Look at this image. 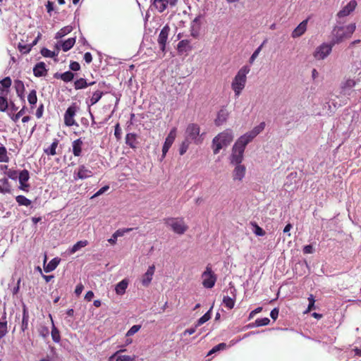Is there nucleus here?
<instances>
[{
  "label": "nucleus",
  "instance_id": "1",
  "mask_svg": "<svg viewBox=\"0 0 361 361\" xmlns=\"http://www.w3.org/2000/svg\"><path fill=\"white\" fill-rule=\"evenodd\" d=\"M356 29L355 23H351L346 26H335L332 30L331 42L334 45L343 42L351 37Z\"/></svg>",
  "mask_w": 361,
  "mask_h": 361
},
{
  "label": "nucleus",
  "instance_id": "2",
  "mask_svg": "<svg viewBox=\"0 0 361 361\" xmlns=\"http://www.w3.org/2000/svg\"><path fill=\"white\" fill-rule=\"evenodd\" d=\"M234 137L233 131L231 129H226L215 136L212 140V148L214 154H218L220 150L228 146Z\"/></svg>",
  "mask_w": 361,
  "mask_h": 361
},
{
  "label": "nucleus",
  "instance_id": "3",
  "mask_svg": "<svg viewBox=\"0 0 361 361\" xmlns=\"http://www.w3.org/2000/svg\"><path fill=\"white\" fill-rule=\"evenodd\" d=\"M250 71V68L248 66H243L235 75L231 82V88L236 97H238L245 88L247 81V75Z\"/></svg>",
  "mask_w": 361,
  "mask_h": 361
},
{
  "label": "nucleus",
  "instance_id": "4",
  "mask_svg": "<svg viewBox=\"0 0 361 361\" xmlns=\"http://www.w3.org/2000/svg\"><path fill=\"white\" fill-rule=\"evenodd\" d=\"M265 126L264 122L260 123L258 126L253 128L252 130L238 137L233 146L245 151L247 145L251 142L255 137L264 130Z\"/></svg>",
  "mask_w": 361,
  "mask_h": 361
},
{
  "label": "nucleus",
  "instance_id": "5",
  "mask_svg": "<svg viewBox=\"0 0 361 361\" xmlns=\"http://www.w3.org/2000/svg\"><path fill=\"white\" fill-rule=\"evenodd\" d=\"M200 129L197 124L190 123L188 126L185 130V139L190 142H193L196 145L202 142V138L200 135Z\"/></svg>",
  "mask_w": 361,
  "mask_h": 361
},
{
  "label": "nucleus",
  "instance_id": "6",
  "mask_svg": "<svg viewBox=\"0 0 361 361\" xmlns=\"http://www.w3.org/2000/svg\"><path fill=\"white\" fill-rule=\"evenodd\" d=\"M334 45L332 42H324L317 47L312 54L313 57L317 60H324L331 53Z\"/></svg>",
  "mask_w": 361,
  "mask_h": 361
},
{
  "label": "nucleus",
  "instance_id": "7",
  "mask_svg": "<svg viewBox=\"0 0 361 361\" xmlns=\"http://www.w3.org/2000/svg\"><path fill=\"white\" fill-rule=\"evenodd\" d=\"M165 224L171 227L173 231L177 234H183L188 229L183 219L168 218L165 219Z\"/></svg>",
  "mask_w": 361,
  "mask_h": 361
},
{
  "label": "nucleus",
  "instance_id": "8",
  "mask_svg": "<svg viewBox=\"0 0 361 361\" xmlns=\"http://www.w3.org/2000/svg\"><path fill=\"white\" fill-rule=\"evenodd\" d=\"M202 285L206 288H212L216 281V276L212 269L211 264H207L204 271L202 274Z\"/></svg>",
  "mask_w": 361,
  "mask_h": 361
},
{
  "label": "nucleus",
  "instance_id": "9",
  "mask_svg": "<svg viewBox=\"0 0 361 361\" xmlns=\"http://www.w3.org/2000/svg\"><path fill=\"white\" fill-rule=\"evenodd\" d=\"M78 110L75 104L71 105L65 112L64 114V123L67 126H78L74 119V117Z\"/></svg>",
  "mask_w": 361,
  "mask_h": 361
},
{
  "label": "nucleus",
  "instance_id": "10",
  "mask_svg": "<svg viewBox=\"0 0 361 361\" xmlns=\"http://www.w3.org/2000/svg\"><path fill=\"white\" fill-rule=\"evenodd\" d=\"M178 0H154L152 5L159 13L164 12L169 7H173L176 5Z\"/></svg>",
  "mask_w": 361,
  "mask_h": 361
},
{
  "label": "nucleus",
  "instance_id": "11",
  "mask_svg": "<svg viewBox=\"0 0 361 361\" xmlns=\"http://www.w3.org/2000/svg\"><path fill=\"white\" fill-rule=\"evenodd\" d=\"M244 152L245 151L243 149L233 146L231 154V164L233 165L242 164L244 157Z\"/></svg>",
  "mask_w": 361,
  "mask_h": 361
},
{
  "label": "nucleus",
  "instance_id": "12",
  "mask_svg": "<svg viewBox=\"0 0 361 361\" xmlns=\"http://www.w3.org/2000/svg\"><path fill=\"white\" fill-rule=\"evenodd\" d=\"M176 137V128H173L166 137L162 148V158H164Z\"/></svg>",
  "mask_w": 361,
  "mask_h": 361
},
{
  "label": "nucleus",
  "instance_id": "13",
  "mask_svg": "<svg viewBox=\"0 0 361 361\" xmlns=\"http://www.w3.org/2000/svg\"><path fill=\"white\" fill-rule=\"evenodd\" d=\"M170 32V27L168 25L164 26L161 29L159 37H158V44L159 45L160 49L164 52L165 51L168 37Z\"/></svg>",
  "mask_w": 361,
  "mask_h": 361
},
{
  "label": "nucleus",
  "instance_id": "14",
  "mask_svg": "<svg viewBox=\"0 0 361 361\" xmlns=\"http://www.w3.org/2000/svg\"><path fill=\"white\" fill-rule=\"evenodd\" d=\"M92 176V172L87 167L84 165H81L75 170L73 173V178L75 180L78 179H86Z\"/></svg>",
  "mask_w": 361,
  "mask_h": 361
},
{
  "label": "nucleus",
  "instance_id": "15",
  "mask_svg": "<svg viewBox=\"0 0 361 361\" xmlns=\"http://www.w3.org/2000/svg\"><path fill=\"white\" fill-rule=\"evenodd\" d=\"M234 169L232 172L233 181H243L246 173V167L243 164L234 165Z\"/></svg>",
  "mask_w": 361,
  "mask_h": 361
},
{
  "label": "nucleus",
  "instance_id": "16",
  "mask_svg": "<svg viewBox=\"0 0 361 361\" xmlns=\"http://www.w3.org/2000/svg\"><path fill=\"white\" fill-rule=\"evenodd\" d=\"M154 271L155 266L152 264L148 267L147 271L141 276L140 281L143 286L147 287L150 284L153 279Z\"/></svg>",
  "mask_w": 361,
  "mask_h": 361
},
{
  "label": "nucleus",
  "instance_id": "17",
  "mask_svg": "<svg viewBox=\"0 0 361 361\" xmlns=\"http://www.w3.org/2000/svg\"><path fill=\"white\" fill-rule=\"evenodd\" d=\"M357 2L351 0L337 14L338 18H343L349 16L356 8Z\"/></svg>",
  "mask_w": 361,
  "mask_h": 361
},
{
  "label": "nucleus",
  "instance_id": "18",
  "mask_svg": "<svg viewBox=\"0 0 361 361\" xmlns=\"http://www.w3.org/2000/svg\"><path fill=\"white\" fill-rule=\"evenodd\" d=\"M308 18L302 20L292 32L293 38H298L302 36L307 30Z\"/></svg>",
  "mask_w": 361,
  "mask_h": 361
},
{
  "label": "nucleus",
  "instance_id": "19",
  "mask_svg": "<svg viewBox=\"0 0 361 361\" xmlns=\"http://www.w3.org/2000/svg\"><path fill=\"white\" fill-rule=\"evenodd\" d=\"M33 73L36 77L45 76L47 73V69L44 62L37 63L33 68Z\"/></svg>",
  "mask_w": 361,
  "mask_h": 361
},
{
  "label": "nucleus",
  "instance_id": "20",
  "mask_svg": "<svg viewBox=\"0 0 361 361\" xmlns=\"http://www.w3.org/2000/svg\"><path fill=\"white\" fill-rule=\"evenodd\" d=\"M228 117V112L227 110L225 109H221L217 114L216 118L214 120L215 125L217 126L223 125L226 121Z\"/></svg>",
  "mask_w": 361,
  "mask_h": 361
},
{
  "label": "nucleus",
  "instance_id": "21",
  "mask_svg": "<svg viewBox=\"0 0 361 361\" xmlns=\"http://www.w3.org/2000/svg\"><path fill=\"white\" fill-rule=\"evenodd\" d=\"M102 95H103V92L102 91H99V90L95 91L92 94V96L90 99V100L86 101V103L88 105V106L90 107V106H92V105L95 104L96 103H97L102 98ZM89 111H90V114L91 116V117L93 118V115L91 113L90 109H89Z\"/></svg>",
  "mask_w": 361,
  "mask_h": 361
},
{
  "label": "nucleus",
  "instance_id": "22",
  "mask_svg": "<svg viewBox=\"0 0 361 361\" xmlns=\"http://www.w3.org/2000/svg\"><path fill=\"white\" fill-rule=\"evenodd\" d=\"M356 81L353 79H347L341 86L342 92L345 94H350V90L356 85Z\"/></svg>",
  "mask_w": 361,
  "mask_h": 361
},
{
  "label": "nucleus",
  "instance_id": "23",
  "mask_svg": "<svg viewBox=\"0 0 361 361\" xmlns=\"http://www.w3.org/2000/svg\"><path fill=\"white\" fill-rule=\"evenodd\" d=\"M82 141L80 138L74 140L72 143L73 154L75 157L81 155Z\"/></svg>",
  "mask_w": 361,
  "mask_h": 361
},
{
  "label": "nucleus",
  "instance_id": "24",
  "mask_svg": "<svg viewBox=\"0 0 361 361\" xmlns=\"http://www.w3.org/2000/svg\"><path fill=\"white\" fill-rule=\"evenodd\" d=\"M128 281L126 279H123L118 283L115 287V291L117 295H122L125 293L126 288H128Z\"/></svg>",
  "mask_w": 361,
  "mask_h": 361
},
{
  "label": "nucleus",
  "instance_id": "25",
  "mask_svg": "<svg viewBox=\"0 0 361 361\" xmlns=\"http://www.w3.org/2000/svg\"><path fill=\"white\" fill-rule=\"evenodd\" d=\"M28 322H29V314L26 307L23 306V318L21 323V330L22 331H25L28 327Z\"/></svg>",
  "mask_w": 361,
  "mask_h": 361
},
{
  "label": "nucleus",
  "instance_id": "26",
  "mask_svg": "<svg viewBox=\"0 0 361 361\" xmlns=\"http://www.w3.org/2000/svg\"><path fill=\"white\" fill-rule=\"evenodd\" d=\"M95 83V82H92L90 83H87L86 80L84 78H80L75 81L74 82V87L75 90H81L86 88L87 87L90 85H92Z\"/></svg>",
  "mask_w": 361,
  "mask_h": 361
},
{
  "label": "nucleus",
  "instance_id": "27",
  "mask_svg": "<svg viewBox=\"0 0 361 361\" xmlns=\"http://www.w3.org/2000/svg\"><path fill=\"white\" fill-rule=\"evenodd\" d=\"M87 244L88 243L87 240H80L68 250V253L70 255L74 254L81 248L85 247Z\"/></svg>",
  "mask_w": 361,
  "mask_h": 361
},
{
  "label": "nucleus",
  "instance_id": "28",
  "mask_svg": "<svg viewBox=\"0 0 361 361\" xmlns=\"http://www.w3.org/2000/svg\"><path fill=\"white\" fill-rule=\"evenodd\" d=\"M126 143L131 148L136 147V135L135 133H128L126 136Z\"/></svg>",
  "mask_w": 361,
  "mask_h": 361
},
{
  "label": "nucleus",
  "instance_id": "29",
  "mask_svg": "<svg viewBox=\"0 0 361 361\" xmlns=\"http://www.w3.org/2000/svg\"><path fill=\"white\" fill-rule=\"evenodd\" d=\"M59 263V259H58L57 258H54L53 259H51L49 264L44 267V271L45 272L48 273V272H50V271H52L53 270H54L58 264Z\"/></svg>",
  "mask_w": 361,
  "mask_h": 361
},
{
  "label": "nucleus",
  "instance_id": "30",
  "mask_svg": "<svg viewBox=\"0 0 361 361\" xmlns=\"http://www.w3.org/2000/svg\"><path fill=\"white\" fill-rule=\"evenodd\" d=\"M51 319H52L51 316L49 315ZM52 322V329H51V337L54 342L59 343L61 339L59 331L56 329V327L54 324L53 320H51Z\"/></svg>",
  "mask_w": 361,
  "mask_h": 361
},
{
  "label": "nucleus",
  "instance_id": "31",
  "mask_svg": "<svg viewBox=\"0 0 361 361\" xmlns=\"http://www.w3.org/2000/svg\"><path fill=\"white\" fill-rule=\"evenodd\" d=\"M75 42V37H71V38H69L67 40H66L62 44V49H63V51H67L70 50L73 47Z\"/></svg>",
  "mask_w": 361,
  "mask_h": 361
},
{
  "label": "nucleus",
  "instance_id": "32",
  "mask_svg": "<svg viewBox=\"0 0 361 361\" xmlns=\"http://www.w3.org/2000/svg\"><path fill=\"white\" fill-rule=\"evenodd\" d=\"M30 178L29 172L27 170H23L18 174V180L20 184L27 183Z\"/></svg>",
  "mask_w": 361,
  "mask_h": 361
},
{
  "label": "nucleus",
  "instance_id": "33",
  "mask_svg": "<svg viewBox=\"0 0 361 361\" xmlns=\"http://www.w3.org/2000/svg\"><path fill=\"white\" fill-rule=\"evenodd\" d=\"M223 303L228 309L231 310L233 308L235 305V298L229 297V296H224L223 299Z\"/></svg>",
  "mask_w": 361,
  "mask_h": 361
},
{
  "label": "nucleus",
  "instance_id": "34",
  "mask_svg": "<svg viewBox=\"0 0 361 361\" xmlns=\"http://www.w3.org/2000/svg\"><path fill=\"white\" fill-rule=\"evenodd\" d=\"M71 30H72V27L71 26L63 27L59 31H58L56 32V39L61 38V37H64L65 35H68V33H70L71 32Z\"/></svg>",
  "mask_w": 361,
  "mask_h": 361
},
{
  "label": "nucleus",
  "instance_id": "35",
  "mask_svg": "<svg viewBox=\"0 0 361 361\" xmlns=\"http://www.w3.org/2000/svg\"><path fill=\"white\" fill-rule=\"evenodd\" d=\"M16 199L19 205L28 207L31 204V201L23 195H18Z\"/></svg>",
  "mask_w": 361,
  "mask_h": 361
},
{
  "label": "nucleus",
  "instance_id": "36",
  "mask_svg": "<svg viewBox=\"0 0 361 361\" xmlns=\"http://www.w3.org/2000/svg\"><path fill=\"white\" fill-rule=\"evenodd\" d=\"M211 311L212 308L197 320L196 326H201L202 324H204L206 322L210 319Z\"/></svg>",
  "mask_w": 361,
  "mask_h": 361
},
{
  "label": "nucleus",
  "instance_id": "37",
  "mask_svg": "<svg viewBox=\"0 0 361 361\" xmlns=\"http://www.w3.org/2000/svg\"><path fill=\"white\" fill-rule=\"evenodd\" d=\"M27 100L30 105L33 106L36 104L37 102V92L35 90H32L27 96Z\"/></svg>",
  "mask_w": 361,
  "mask_h": 361
},
{
  "label": "nucleus",
  "instance_id": "38",
  "mask_svg": "<svg viewBox=\"0 0 361 361\" xmlns=\"http://www.w3.org/2000/svg\"><path fill=\"white\" fill-rule=\"evenodd\" d=\"M9 158L7 155V150L5 147H0V162H8Z\"/></svg>",
  "mask_w": 361,
  "mask_h": 361
},
{
  "label": "nucleus",
  "instance_id": "39",
  "mask_svg": "<svg viewBox=\"0 0 361 361\" xmlns=\"http://www.w3.org/2000/svg\"><path fill=\"white\" fill-rule=\"evenodd\" d=\"M60 78L64 82H71L73 79L74 74L71 71H66V72L61 74Z\"/></svg>",
  "mask_w": 361,
  "mask_h": 361
},
{
  "label": "nucleus",
  "instance_id": "40",
  "mask_svg": "<svg viewBox=\"0 0 361 361\" xmlns=\"http://www.w3.org/2000/svg\"><path fill=\"white\" fill-rule=\"evenodd\" d=\"M57 145H58V141L55 140L54 142H53L51 143V145H50V147L49 148H47L44 150V152L47 153V154L55 155L56 154V149L57 147Z\"/></svg>",
  "mask_w": 361,
  "mask_h": 361
},
{
  "label": "nucleus",
  "instance_id": "41",
  "mask_svg": "<svg viewBox=\"0 0 361 361\" xmlns=\"http://www.w3.org/2000/svg\"><path fill=\"white\" fill-rule=\"evenodd\" d=\"M190 42L187 39H183L178 44V49L179 51H185L189 47Z\"/></svg>",
  "mask_w": 361,
  "mask_h": 361
},
{
  "label": "nucleus",
  "instance_id": "42",
  "mask_svg": "<svg viewBox=\"0 0 361 361\" xmlns=\"http://www.w3.org/2000/svg\"><path fill=\"white\" fill-rule=\"evenodd\" d=\"M265 42H264L254 52L253 54H252V56H250V59H249V62L250 63H253V62L255 61V60L257 58V56H259L262 49V47L264 46Z\"/></svg>",
  "mask_w": 361,
  "mask_h": 361
},
{
  "label": "nucleus",
  "instance_id": "43",
  "mask_svg": "<svg viewBox=\"0 0 361 361\" xmlns=\"http://www.w3.org/2000/svg\"><path fill=\"white\" fill-rule=\"evenodd\" d=\"M269 322H270L269 319L267 317H264V318L256 319L255 324L256 326H262L268 325L269 324Z\"/></svg>",
  "mask_w": 361,
  "mask_h": 361
},
{
  "label": "nucleus",
  "instance_id": "44",
  "mask_svg": "<svg viewBox=\"0 0 361 361\" xmlns=\"http://www.w3.org/2000/svg\"><path fill=\"white\" fill-rule=\"evenodd\" d=\"M135 357V355H118L116 356L114 360H116V361H134Z\"/></svg>",
  "mask_w": 361,
  "mask_h": 361
},
{
  "label": "nucleus",
  "instance_id": "45",
  "mask_svg": "<svg viewBox=\"0 0 361 361\" xmlns=\"http://www.w3.org/2000/svg\"><path fill=\"white\" fill-rule=\"evenodd\" d=\"M133 228H122L117 230L114 234V237H121L124 235L126 233H129L130 231H133Z\"/></svg>",
  "mask_w": 361,
  "mask_h": 361
},
{
  "label": "nucleus",
  "instance_id": "46",
  "mask_svg": "<svg viewBox=\"0 0 361 361\" xmlns=\"http://www.w3.org/2000/svg\"><path fill=\"white\" fill-rule=\"evenodd\" d=\"M41 54L43 56L49 58H53L57 55L54 51H51L47 48H43L41 50Z\"/></svg>",
  "mask_w": 361,
  "mask_h": 361
},
{
  "label": "nucleus",
  "instance_id": "47",
  "mask_svg": "<svg viewBox=\"0 0 361 361\" xmlns=\"http://www.w3.org/2000/svg\"><path fill=\"white\" fill-rule=\"evenodd\" d=\"M141 329L140 325H133L126 333L127 337L131 336L136 334Z\"/></svg>",
  "mask_w": 361,
  "mask_h": 361
},
{
  "label": "nucleus",
  "instance_id": "48",
  "mask_svg": "<svg viewBox=\"0 0 361 361\" xmlns=\"http://www.w3.org/2000/svg\"><path fill=\"white\" fill-rule=\"evenodd\" d=\"M189 143L190 141L187 140L186 139L182 142L179 149L180 155L184 154L187 152L189 147Z\"/></svg>",
  "mask_w": 361,
  "mask_h": 361
},
{
  "label": "nucleus",
  "instance_id": "49",
  "mask_svg": "<svg viewBox=\"0 0 361 361\" xmlns=\"http://www.w3.org/2000/svg\"><path fill=\"white\" fill-rule=\"evenodd\" d=\"M253 233L257 236H264L265 235V231L259 227L257 224H253Z\"/></svg>",
  "mask_w": 361,
  "mask_h": 361
},
{
  "label": "nucleus",
  "instance_id": "50",
  "mask_svg": "<svg viewBox=\"0 0 361 361\" xmlns=\"http://www.w3.org/2000/svg\"><path fill=\"white\" fill-rule=\"evenodd\" d=\"M8 108V101L4 97L0 96V111H5Z\"/></svg>",
  "mask_w": 361,
  "mask_h": 361
},
{
  "label": "nucleus",
  "instance_id": "51",
  "mask_svg": "<svg viewBox=\"0 0 361 361\" xmlns=\"http://www.w3.org/2000/svg\"><path fill=\"white\" fill-rule=\"evenodd\" d=\"M18 49L21 53L27 54L30 51V50L32 49V45H30V44L23 45L21 44H19Z\"/></svg>",
  "mask_w": 361,
  "mask_h": 361
},
{
  "label": "nucleus",
  "instance_id": "52",
  "mask_svg": "<svg viewBox=\"0 0 361 361\" xmlns=\"http://www.w3.org/2000/svg\"><path fill=\"white\" fill-rule=\"evenodd\" d=\"M7 333V322H0V338H3Z\"/></svg>",
  "mask_w": 361,
  "mask_h": 361
},
{
  "label": "nucleus",
  "instance_id": "53",
  "mask_svg": "<svg viewBox=\"0 0 361 361\" xmlns=\"http://www.w3.org/2000/svg\"><path fill=\"white\" fill-rule=\"evenodd\" d=\"M0 82H1V85L6 88L10 87L11 85V83H12L11 79L10 78V77H6L3 80H1L0 81Z\"/></svg>",
  "mask_w": 361,
  "mask_h": 361
},
{
  "label": "nucleus",
  "instance_id": "54",
  "mask_svg": "<svg viewBox=\"0 0 361 361\" xmlns=\"http://www.w3.org/2000/svg\"><path fill=\"white\" fill-rule=\"evenodd\" d=\"M16 85L17 93L19 96H20V94L22 93V92L24 90L23 82L22 81L18 80L16 82Z\"/></svg>",
  "mask_w": 361,
  "mask_h": 361
},
{
  "label": "nucleus",
  "instance_id": "55",
  "mask_svg": "<svg viewBox=\"0 0 361 361\" xmlns=\"http://www.w3.org/2000/svg\"><path fill=\"white\" fill-rule=\"evenodd\" d=\"M308 301H309V305H308V307H307V312H309L311 310H312L313 308H314L315 300H314L313 295H310L309 296Z\"/></svg>",
  "mask_w": 361,
  "mask_h": 361
},
{
  "label": "nucleus",
  "instance_id": "56",
  "mask_svg": "<svg viewBox=\"0 0 361 361\" xmlns=\"http://www.w3.org/2000/svg\"><path fill=\"white\" fill-rule=\"evenodd\" d=\"M109 189V187L108 185H105L104 187H102V188H100L92 197V198H94V197H98L101 195H102L103 193H104L105 192H106Z\"/></svg>",
  "mask_w": 361,
  "mask_h": 361
},
{
  "label": "nucleus",
  "instance_id": "57",
  "mask_svg": "<svg viewBox=\"0 0 361 361\" xmlns=\"http://www.w3.org/2000/svg\"><path fill=\"white\" fill-rule=\"evenodd\" d=\"M114 135L117 140H120L121 137V129L118 123L115 126Z\"/></svg>",
  "mask_w": 361,
  "mask_h": 361
},
{
  "label": "nucleus",
  "instance_id": "58",
  "mask_svg": "<svg viewBox=\"0 0 361 361\" xmlns=\"http://www.w3.org/2000/svg\"><path fill=\"white\" fill-rule=\"evenodd\" d=\"M70 68L72 71H77L80 70V66L78 62L73 61V62L71 63Z\"/></svg>",
  "mask_w": 361,
  "mask_h": 361
},
{
  "label": "nucleus",
  "instance_id": "59",
  "mask_svg": "<svg viewBox=\"0 0 361 361\" xmlns=\"http://www.w3.org/2000/svg\"><path fill=\"white\" fill-rule=\"evenodd\" d=\"M83 289H84L83 285L82 283H78L76 286V288H75V293L77 295H80L81 294V293L82 292Z\"/></svg>",
  "mask_w": 361,
  "mask_h": 361
},
{
  "label": "nucleus",
  "instance_id": "60",
  "mask_svg": "<svg viewBox=\"0 0 361 361\" xmlns=\"http://www.w3.org/2000/svg\"><path fill=\"white\" fill-rule=\"evenodd\" d=\"M279 316V309L274 308L270 312V317L276 320Z\"/></svg>",
  "mask_w": 361,
  "mask_h": 361
},
{
  "label": "nucleus",
  "instance_id": "61",
  "mask_svg": "<svg viewBox=\"0 0 361 361\" xmlns=\"http://www.w3.org/2000/svg\"><path fill=\"white\" fill-rule=\"evenodd\" d=\"M18 173L16 171H9L8 172V176L11 179H16L18 177Z\"/></svg>",
  "mask_w": 361,
  "mask_h": 361
},
{
  "label": "nucleus",
  "instance_id": "62",
  "mask_svg": "<svg viewBox=\"0 0 361 361\" xmlns=\"http://www.w3.org/2000/svg\"><path fill=\"white\" fill-rule=\"evenodd\" d=\"M84 60L86 63H90L92 61V54L90 52H86L84 55Z\"/></svg>",
  "mask_w": 361,
  "mask_h": 361
},
{
  "label": "nucleus",
  "instance_id": "63",
  "mask_svg": "<svg viewBox=\"0 0 361 361\" xmlns=\"http://www.w3.org/2000/svg\"><path fill=\"white\" fill-rule=\"evenodd\" d=\"M303 252L305 254H311L313 252V247L312 245H308L304 247Z\"/></svg>",
  "mask_w": 361,
  "mask_h": 361
},
{
  "label": "nucleus",
  "instance_id": "64",
  "mask_svg": "<svg viewBox=\"0 0 361 361\" xmlns=\"http://www.w3.org/2000/svg\"><path fill=\"white\" fill-rule=\"evenodd\" d=\"M94 297V293L91 290L87 292L85 296V299L87 301H91Z\"/></svg>",
  "mask_w": 361,
  "mask_h": 361
}]
</instances>
